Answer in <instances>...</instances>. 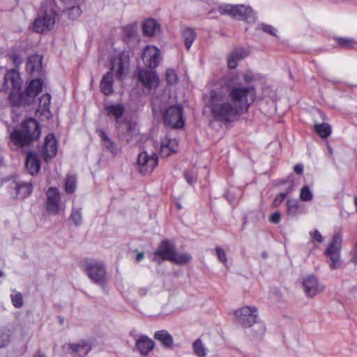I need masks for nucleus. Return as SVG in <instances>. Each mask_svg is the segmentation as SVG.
<instances>
[{"instance_id":"30","label":"nucleus","mask_w":357,"mask_h":357,"mask_svg":"<svg viewBox=\"0 0 357 357\" xmlns=\"http://www.w3.org/2000/svg\"><path fill=\"white\" fill-rule=\"evenodd\" d=\"M99 135L101 137L102 145L111 153L115 155L117 153V149L114 146L113 142L108 137L103 130H99Z\"/></svg>"},{"instance_id":"34","label":"nucleus","mask_w":357,"mask_h":357,"mask_svg":"<svg viewBox=\"0 0 357 357\" xmlns=\"http://www.w3.org/2000/svg\"><path fill=\"white\" fill-rule=\"evenodd\" d=\"M192 259L190 255L188 253H180L176 251L174 252L173 257H172L170 261L174 262L176 264H185L188 263Z\"/></svg>"},{"instance_id":"41","label":"nucleus","mask_w":357,"mask_h":357,"mask_svg":"<svg viewBox=\"0 0 357 357\" xmlns=\"http://www.w3.org/2000/svg\"><path fill=\"white\" fill-rule=\"evenodd\" d=\"M68 17L75 20L82 13V10L79 6H73L71 7L68 8L66 10Z\"/></svg>"},{"instance_id":"12","label":"nucleus","mask_w":357,"mask_h":357,"mask_svg":"<svg viewBox=\"0 0 357 357\" xmlns=\"http://www.w3.org/2000/svg\"><path fill=\"white\" fill-rule=\"evenodd\" d=\"M302 285L305 296L309 298H314L324 289V284L312 275L306 276L303 280Z\"/></svg>"},{"instance_id":"13","label":"nucleus","mask_w":357,"mask_h":357,"mask_svg":"<svg viewBox=\"0 0 357 357\" xmlns=\"http://www.w3.org/2000/svg\"><path fill=\"white\" fill-rule=\"evenodd\" d=\"M174 246L169 241H163L158 246L157 250L153 254L152 261L160 262V261H170L174 252Z\"/></svg>"},{"instance_id":"59","label":"nucleus","mask_w":357,"mask_h":357,"mask_svg":"<svg viewBox=\"0 0 357 357\" xmlns=\"http://www.w3.org/2000/svg\"><path fill=\"white\" fill-rule=\"evenodd\" d=\"M144 258V254L142 252H139L136 256L137 261H140Z\"/></svg>"},{"instance_id":"8","label":"nucleus","mask_w":357,"mask_h":357,"mask_svg":"<svg viewBox=\"0 0 357 357\" xmlns=\"http://www.w3.org/2000/svg\"><path fill=\"white\" fill-rule=\"evenodd\" d=\"M46 209L53 215H57L65 210L66 206L61 202V194L56 188L50 187L46 192Z\"/></svg>"},{"instance_id":"60","label":"nucleus","mask_w":357,"mask_h":357,"mask_svg":"<svg viewBox=\"0 0 357 357\" xmlns=\"http://www.w3.org/2000/svg\"><path fill=\"white\" fill-rule=\"evenodd\" d=\"M174 139H169V138L166 137V138H165V139H163L162 140V142L164 143V144H166L167 145H168L169 147H171V144H169V143H167V141H172Z\"/></svg>"},{"instance_id":"44","label":"nucleus","mask_w":357,"mask_h":357,"mask_svg":"<svg viewBox=\"0 0 357 357\" xmlns=\"http://www.w3.org/2000/svg\"><path fill=\"white\" fill-rule=\"evenodd\" d=\"M249 51L247 49L240 47V48H236L234 49L231 54H233V56H235L236 58L238 59L239 60H241L245 57H247L249 55Z\"/></svg>"},{"instance_id":"36","label":"nucleus","mask_w":357,"mask_h":357,"mask_svg":"<svg viewBox=\"0 0 357 357\" xmlns=\"http://www.w3.org/2000/svg\"><path fill=\"white\" fill-rule=\"evenodd\" d=\"M194 354L198 357H205L206 349L200 339H197L192 344Z\"/></svg>"},{"instance_id":"17","label":"nucleus","mask_w":357,"mask_h":357,"mask_svg":"<svg viewBox=\"0 0 357 357\" xmlns=\"http://www.w3.org/2000/svg\"><path fill=\"white\" fill-rule=\"evenodd\" d=\"M138 78L146 88L150 89L158 86L159 83V78L156 73L149 69L139 70Z\"/></svg>"},{"instance_id":"31","label":"nucleus","mask_w":357,"mask_h":357,"mask_svg":"<svg viewBox=\"0 0 357 357\" xmlns=\"http://www.w3.org/2000/svg\"><path fill=\"white\" fill-rule=\"evenodd\" d=\"M314 131L321 138H327L332 132L331 126L327 123H315Z\"/></svg>"},{"instance_id":"14","label":"nucleus","mask_w":357,"mask_h":357,"mask_svg":"<svg viewBox=\"0 0 357 357\" xmlns=\"http://www.w3.org/2000/svg\"><path fill=\"white\" fill-rule=\"evenodd\" d=\"M4 86L10 89V94H19L22 86V79L20 73L15 69L8 70L4 77Z\"/></svg>"},{"instance_id":"28","label":"nucleus","mask_w":357,"mask_h":357,"mask_svg":"<svg viewBox=\"0 0 357 357\" xmlns=\"http://www.w3.org/2000/svg\"><path fill=\"white\" fill-rule=\"evenodd\" d=\"M17 196L18 198H25L30 195L32 192L33 187L31 183L20 182L15 186Z\"/></svg>"},{"instance_id":"27","label":"nucleus","mask_w":357,"mask_h":357,"mask_svg":"<svg viewBox=\"0 0 357 357\" xmlns=\"http://www.w3.org/2000/svg\"><path fill=\"white\" fill-rule=\"evenodd\" d=\"M107 115L108 116H113L116 121L122 117L125 112V107L121 104H112L108 105L105 108Z\"/></svg>"},{"instance_id":"7","label":"nucleus","mask_w":357,"mask_h":357,"mask_svg":"<svg viewBox=\"0 0 357 357\" xmlns=\"http://www.w3.org/2000/svg\"><path fill=\"white\" fill-rule=\"evenodd\" d=\"M85 272L96 284L103 286L106 282V268L102 262L90 261L86 263Z\"/></svg>"},{"instance_id":"11","label":"nucleus","mask_w":357,"mask_h":357,"mask_svg":"<svg viewBox=\"0 0 357 357\" xmlns=\"http://www.w3.org/2000/svg\"><path fill=\"white\" fill-rule=\"evenodd\" d=\"M164 121L172 128H182L184 125L182 108L180 106L170 107L164 114Z\"/></svg>"},{"instance_id":"2","label":"nucleus","mask_w":357,"mask_h":357,"mask_svg":"<svg viewBox=\"0 0 357 357\" xmlns=\"http://www.w3.org/2000/svg\"><path fill=\"white\" fill-rule=\"evenodd\" d=\"M58 8L55 0H44L35 20L33 28L38 33H43L51 29L55 23V17L58 14Z\"/></svg>"},{"instance_id":"43","label":"nucleus","mask_w":357,"mask_h":357,"mask_svg":"<svg viewBox=\"0 0 357 357\" xmlns=\"http://www.w3.org/2000/svg\"><path fill=\"white\" fill-rule=\"evenodd\" d=\"M294 190V186L291 185L289 190L284 192L280 193L273 200V205L278 206L285 199V197Z\"/></svg>"},{"instance_id":"37","label":"nucleus","mask_w":357,"mask_h":357,"mask_svg":"<svg viewBox=\"0 0 357 357\" xmlns=\"http://www.w3.org/2000/svg\"><path fill=\"white\" fill-rule=\"evenodd\" d=\"M337 42L339 45L347 49H356L357 40L350 38H338Z\"/></svg>"},{"instance_id":"22","label":"nucleus","mask_w":357,"mask_h":357,"mask_svg":"<svg viewBox=\"0 0 357 357\" xmlns=\"http://www.w3.org/2000/svg\"><path fill=\"white\" fill-rule=\"evenodd\" d=\"M51 102V96L49 93L43 94L39 100V107L37 109V113L44 116L46 119H49L51 116L50 112V105Z\"/></svg>"},{"instance_id":"56","label":"nucleus","mask_w":357,"mask_h":357,"mask_svg":"<svg viewBox=\"0 0 357 357\" xmlns=\"http://www.w3.org/2000/svg\"><path fill=\"white\" fill-rule=\"evenodd\" d=\"M294 172L296 174H301L303 172V166L301 164H297L294 167Z\"/></svg>"},{"instance_id":"48","label":"nucleus","mask_w":357,"mask_h":357,"mask_svg":"<svg viewBox=\"0 0 357 357\" xmlns=\"http://www.w3.org/2000/svg\"><path fill=\"white\" fill-rule=\"evenodd\" d=\"M70 218L75 223V225H80L82 222V213L79 210H73Z\"/></svg>"},{"instance_id":"35","label":"nucleus","mask_w":357,"mask_h":357,"mask_svg":"<svg viewBox=\"0 0 357 357\" xmlns=\"http://www.w3.org/2000/svg\"><path fill=\"white\" fill-rule=\"evenodd\" d=\"M286 206L287 214L295 216L298 213L300 204L297 199H289L287 201Z\"/></svg>"},{"instance_id":"39","label":"nucleus","mask_w":357,"mask_h":357,"mask_svg":"<svg viewBox=\"0 0 357 357\" xmlns=\"http://www.w3.org/2000/svg\"><path fill=\"white\" fill-rule=\"evenodd\" d=\"M166 81L168 84L175 85L178 81V77L174 69L169 68L166 70L165 73Z\"/></svg>"},{"instance_id":"10","label":"nucleus","mask_w":357,"mask_h":357,"mask_svg":"<svg viewBox=\"0 0 357 357\" xmlns=\"http://www.w3.org/2000/svg\"><path fill=\"white\" fill-rule=\"evenodd\" d=\"M129 56L123 53L116 55L111 60L110 71L114 73L116 76L123 79L128 73Z\"/></svg>"},{"instance_id":"23","label":"nucleus","mask_w":357,"mask_h":357,"mask_svg":"<svg viewBox=\"0 0 357 357\" xmlns=\"http://www.w3.org/2000/svg\"><path fill=\"white\" fill-rule=\"evenodd\" d=\"M113 84V75L112 72H107L100 81V89L105 95L109 96L114 92Z\"/></svg>"},{"instance_id":"46","label":"nucleus","mask_w":357,"mask_h":357,"mask_svg":"<svg viewBox=\"0 0 357 357\" xmlns=\"http://www.w3.org/2000/svg\"><path fill=\"white\" fill-rule=\"evenodd\" d=\"M231 74H235V73H232ZM236 74L238 75L240 77V81H239L240 85H242L241 83V79H243L246 84H250L255 79L254 74L250 71L245 72L242 75H241L238 73H236Z\"/></svg>"},{"instance_id":"1","label":"nucleus","mask_w":357,"mask_h":357,"mask_svg":"<svg viewBox=\"0 0 357 357\" xmlns=\"http://www.w3.org/2000/svg\"><path fill=\"white\" fill-rule=\"evenodd\" d=\"M240 77L228 74L220 80L222 90H211L208 107L213 119L222 123L234 122L247 112L256 98V90L250 85H240Z\"/></svg>"},{"instance_id":"50","label":"nucleus","mask_w":357,"mask_h":357,"mask_svg":"<svg viewBox=\"0 0 357 357\" xmlns=\"http://www.w3.org/2000/svg\"><path fill=\"white\" fill-rule=\"evenodd\" d=\"M259 29L272 36L276 35V29L271 25L261 24L259 25Z\"/></svg>"},{"instance_id":"5","label":"nucleus","mask_w":357,"mask_h":357,"mask_svg":"<svg viewBox=\"0 0 357 357\" xmlns=\"http://www.w3.org/2000/svg\"><path fill=\"white\" fill-rule=\"evenodd\" d=\"M342 241V239L340 234H334L331 242L328 244L325 251L326 255L329 259V267L332 270L338 269L342 265V259L340 257Z\"/></svg>"},{"instance_id":"53","label":"nucleus","mask_w":357,"mask_h":357,"mask_svg":"<svg viewBox=\"0 0 357 357\" xmlns=\"http://www.w3.org/2000/svg\"><path fill=\"white\" fill-rule=\"evenodd\" d=\"M257 333L255 334H252V336L255 337H258L262 336L266 331L265 326L262 324H258L257 326Z\"/></svg>"},{"instance_id":"61","label":"nucleus","mask_w":357,"mask_h":357,"mask_svg":"<svg viewBox=\"0 0 357 357\" xmlns=\"http://www.w3.org/2000/svg\"><path fill=\"white\" fill-rule=\"evenodd\" d=\"M156 101L157 100H153L152 101V104H153V112L155 113L157 112V109H156Z\"/></svg>"},{"instance_id":"42","label":"nucleus","mask_w":357,"mask_h":357,"mask_svg":"<svg viewBox=\"0 0 357 357\" xmlns=\"http://www.w3.org/2000/svg\"><path fill=\"white\" fill-rule=\"evenodd\" d=\"M11 300L13 305L16 308H20L23 305V298L21 293L14 291L13 294H11Z\"/></svg>"},{"instance_id":"40","label":"nucleus","mask_w":357,"mask_h":357,"mask_svg":"<svg viewBox=\"0 0 357 357\" xmlns=\"http://www.w3.org/2000/svg\"><path fill=\"white\" fill-rule=\"evenodd\" d=\"M300 199L303 202H310L313 199V193L307 185L303 186L301 190Z\"/></svg>"},{"instance_id":"38","label":"nucleus","mask_w":357,"mask_h":357,"mask_svg":"<svg viewBox=\"0 0 357 357\" xmlns=\"http://www.w3.org/2000/svg\"><path fill=\"white\" fill-rule=\"evenodd\" d=\"M68 349L70 350L71 353H78L79 355H85L88 351L89 349L84 344H68Z\"/></svg>"},{"instance_id":"33","label":"nucleus","mask_w":357,"mask_h":357,"mask_svg":"<svg viewBox=\"0 0 357 357\" xmlns=\"http://www.w3.org/2000/svg\"><path fill=\"white\" fill-rule=\"evenodd\" d=\"M167 142L169 143V144H171V147H169L168 145L161 142L160 154L162 157L169 156L172 153L176 151V149L178 146V141L176 139L167 141Z\"/></svg>"},{"instance_id":"15","label":"nucleus","mask_w":357,"mask_h":357,"mask_svg":"<svg viewBox=\"0 0 357 357\" xmlns=\"http://www.w3.org/2000/svg\"><path fill=\"white\" fill-rule=\"evenodd\" d=\"M39 151L45 160L54 157L57 152V143L54 135L49 134L46 136L43 145Z\"/></svg>"},{"instance_id":"51","label":"nucleus","mask_w":357,"mask_h":357,"mask_svg":"<svg viewBox=\"0 0 357 357\" xmlns=\"http://www.w3.org/2000/svg\"><path fill=\"white\" fill-rule=\"evenodd\" d=\"M310 236L314 241L318 243H322L324 241V237L317 229H313L312 231H310Z\"/></svg>"},{"instance_id":"18","label":"nucleus","mask_w":357,"mask_h":357,"mask_svg":"<svg viewBox=\"0 0 357 357\" xmlns=\"http://www.w3.org/2000/svg\"><path fill=\"white\" fill-rule=\"evenodd\" d=\"M22 129L27 134L33 142L37 140L40 135V130L38 123L33 119L29 118L22 123Z\"/></svg>"},{"instance_id":"45","label":"nucleus","mask_w":357,"mask_h":357,"mask_svg":"<svg viewBox=\"0 0 357 357\" xmlns=\"http://www.w3.org/2000/svg\"><path fill=\"white\" fill-rule=\"evenodd\" d=\"M123 33L128 38L133 37L137 33V26L135 24L126 25L123 27Z\"/></svg>"},{"instance_id":"62","label":"nucleus","mask_w":357,"mask_h":357,"mask_svg":"<svg viewBox=\"0 0 357 357\" xmlns=\"http://www.w3.org/2000/svg\"><path fill=\"white\" fill-rule=\"evenodd\" d=\"M354 204L356 206V211L357 212V197L354 198Z\"/></svg>"},{"instance_id":"58","label":"nucleus","mask_w":357,"mask_h":357,"mask_svg":"<svg viewBox=\"0 0 357 357\" xmlns=\"http://www.w3.org/2000/svg\"><path fill=\"white\" fill-rule=\"evenodd\" d=\"M13 62L15 63V65H20L22 63V59L20 57L14 55L13 56Z\"/></svg>"},{"instance_id":"32","label":"nucleus","mask_w":357,"mask_h":357,"mask_svg":"<svg viewBox=\"0 0 357 357\" xmlns=\"http://www.w3.org/2000/svg\"><path fill=\"white\" fill-rule=\"evenodd\" d=\"M65 191L68 194H73L77 188V177L73 174H68L64 181Z\"/></svg>"},{"instance_id":"25","label":"nucleus","mask_w":357,"mask_h":357,"mask_svg":"<svg viewBox=\"0 0 357 357\" xmlns=\"http://www.w3.org/2000/svg\"><path fill=\"white\" fill-rule=\"evenodd\" d=\"M42 56L38 54L29 56L26 65V70L31 73L39 72L42 68Z\"/></svg>"},{"instance_id":"3","label":"nucleus","mask_w":357,"mask_h":357,"mask_svg":"<svg viewBox=\"0 0 357 357\" xmlns=\"http://www.w3.org/2000/svg\"><path fill=\"white\" fill-rule=\"evenodd\" d=\"M43 86V81L41 79H33L27 84L24 91H20L19 94H10L9 100L15 106L29 105L34 102Z\"/></svg>"},{"instance_id":"19","label":"nucleus","mask_w":357,"mask_h":357,"mask_svg":"<svg viewBox=\"0 0 357 357\" xmlns=\"http://www.w3.org/2000/svg\"><path fill=\"white\" fill-rule=\"evenodd\" d=\"M10 141L16 146L22 147L29 145L33 141L22 129H15L10 135Z\"/></svg>"},{"instance_id":"29","label":"nucleus","mask_w":357,"mask_h":357,"mask_svg":"<svg viewBox=\"0 0 357 357\" xmlns=\"http://www.w3.org/2000/svg\"><path fill=\"white\" fill-rule=\"evenodd\" d=\"M154 338L160 342L161 344L166 347H170L173 344L172 335L165 330L155 332Z\"/></svg>"},{"instance_id":"26","label":"nucleus","mask_w":357,"mask_h":357,"mask_svg":"<svg viewBox=\"0 0 357 357\" xmlns=\"http://www.w3.org/2000/svg\"><path fill=\"white\" fill-rule=\"evenodd\" d=\"M181 35L186 49L190 50L197 37L195 31L190 27H184L181 29Z\"/></svg>"},{"instance_id":"4","label":"nucleus","mask_w":357,"mask_h":357,"mask_svg":"<svg viewBox=\"0 0 357 357\" xmlns=\"http://www.w3.org/2000/svg\"><path fill=\"white\" fill-rule=\"evenodd\" d=\"M218 10L222 15H228L238 20L252 22L255 20V15L252 8L243 4L231 5L223 3L218 6Z\"/></svg>"},{"instance_id":"24","label":"nucleus","mask_w":357,"mask_h":357,"mask_svg":"<svg viewBox=\"0 0 357 357\" xmlns=\"http://www.w3.org/2000/svg\"><path fill=\"white\" fill-rule=\"evenodd\" d=\"M142 30L144 35L152 36L160 31V26L155 20L148 19L143 23Z\"/></svg>"},{"instance_id":"64","label":"nucleus","mask_w":357,"mask_h":357,"mask_svg":"<svg viewBox=\"0 0 357 357\" xmlns=\"http://www.w3.org/2000/svg\"><path fill=\"white\" fill-rule=\"evenodd\" d=\"M37 357H46V356L43 354H40Z\"/></svg>"},{"instance_id":"20","label":"nucleus","mask_w":357,"mask_h":357,"mask_svg":"<svg viewBox=\"0 0 357 357\" xmlns=\"http://www.w3.org/2000/svg\"><path fill=\"white\" fill-rule=\"evenodd\" d=\"M26 167L29 173L33 176L40 172V160L36 153L29 152L26 154Z\"/></svg>"},{"instance_id":"57","label":"nucleus","mask_w":357,"mask_h":357,"mask_svg":"<svg viewBox=\"0 0 357 357\" xmlns=\"http://www.w3.org/2000/svg\"><path fill=\"white\" fill-rule=\"evenodd\" d=\"M147 291H148V290L146 288H139L137 289V294H138L139 297H143L145 295H146Z\"/></svg>"},{"instance_id":"49","label":"nucleus","mask_w":357,"mask_h":357,"mask_svg":"<svg viewBox=\"0 0 357 357\" xmlns=\"http://www.w3.org/2000/svg\"><path fill=\"white\" fill-rule=\"evenodd\" d=\"M215 252L220 261L226 265L227 259L225 250L219 247H217L215 248Z\"/></svg>"},{"instance_id":"47","label":"nucleus","mask_w":357,"mask_h":357,"mask_svg":"<svg viewBox=\"0 0 357 357\" xmlns=\"http://www.w3.org/2000/svg\"><path fill=\"white\" fill-rule=\"evenodd\" d=\"M10 341V331L4 330L0 335V349L6 347Z\"/></svg>"},{"instance_id":"21","label":"nucleus","mask_w":357,"mask_h":357,"mask_svg":"<svg viewBox=\"0 0 357 357\" xmlns=\"http://www.w3.org/2000/svg\"><path fill=\"white\" fill-rule=\"evenodd\" d=\"M136 347L139 353L146 356L154 347L153 341L146 335H141L136 341Z\"/></svg>"},{"instance_id":"54","label":"nucleus","mask_w":357,"mask_h":357,"mask_svg":"<svg viewBox=\"0 0 357 357\" xmlns=\"http://www.w3.org/2000/svg\"><path fill=\"white\" fill-rule=\"evenodd\" d=\"M185 178L186 181L190 185L193 184L197 179L195 176H194L192 174H190L188 172H186L185 173Z\"/></svg>"},{"instance_id":"6","label":"nucleus","mask_w":357,"mask_h":357,"mask_svg":"<svg viewBox=\"0 0 357 357\" xmlns=\"http://www.w3.org/2000/svg\"><path fill=\"white\" fill-rule=\"evenodd\" d=\"M236 322L244 328L258 324L259 312L254 305H245L234 312Z\"/></svg>"},{"instance_id":"52","label":"nucleus","mask_w":357,"mask_h":357,"mask_svg":"<svg viewBox=\"0 0 357 357\" xmlns=\"http://www.w3.org/2000/svg\"><path fill=\"white\" fill-rule=\"evenodd\" d=\"M238 61L240 60L235 56H233V54L231 53L227 59L228 67L231 69L235 68L238 65Z\"/></svg>"},{"instance_id":"16","label":"nucleus","mask_w":357,"mask_h":357,"mask_svg":"<svg viewBox=\"0 0 357 357\" xmlns=\"http://www.w3.org/2000/svg\"><path fill=\"white\" fill-rule=\"evenodd\" d=\"M142 59L149 68H155L160 61V50L155 46L147 45L144 50Z\"/></svg>"},{"instance_id":"55","label":"nucleus","mask_w":357,"mask_h":357,"mask_svg":"<svg viewBox=\"0 0 357 357\" xmlns=\"http://www.w3.org/2000/svg\"><path fill=\"white\" fill-rule=\"evenodd\" d=\"M281 215L279 212L273 213L270 217V221L273 223H278L280 220Z\"/></svg>"},{"instance_id":"9","label":"nucleus","mask_w":357,"mask_h":357,"mask_svg":"<svg viewBox=\"0 0 357 357\" xmlns=\"http://www.w3.org/2000/svg\"><path fill=\"white\" fill-rule=\"evenodd\" d=\"M158 158L153 151H142L137 158V166L139 171L144 174L151 173L158 165Z\"/></svg>"},{"instance_id":"63","label":"nucleus","mask_w":357,"mask_h":357,"mask_svg":"<svg viewBox=\"0 0 357 357\" xmlns=\"http://www.w3.org/2000/svg\"><path fill=\"white\" fill-rule=\"evenodd\" d=\"M320 114H321V117H322L324 119H326V116H325V114H324V113H321V112Z\"/></svg>"}]
</instances>
